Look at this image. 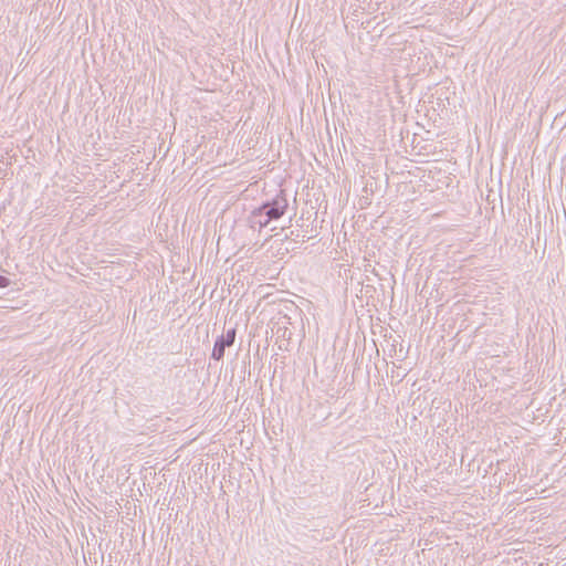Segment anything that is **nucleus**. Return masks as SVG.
<instances>
[{"instance_id":"obj_1","label":"nucleus","mask_w":566,"mask_h":566,"mask_svg":"<svg viewBox=\"0 0 566 566\" xmlns=\"http://www.w3.org/2000/svg\"><path fill=\"white\" fill-rule=\"evenodd\" d=\"M287 207L286 196L281 190L273 199L263 202L251 212L249 217L251 228H265L272 220L280 219L285 213Z\"/></svg>"},{"instance_id":"obj_2","label":"nucleus","mask_w":566,"mask_h":566,"mask_svg":"<svg viewBox=\"0 0 566 566\" xmlns=\"http://www.w3.org/2000/svg\"><path fill=\"white\" fill-rule=\"evenodd\" d=\"M235 339V328H230L224 335L217 338L213 345L211 357L214 360H220L224 356L226 347L231 346Z\"/></svg>"},{"instance_id":"obj_3","label":"nucleus","mask_w":566,"mask_h":566,"mask_svg":"<svg viewBox=\"0 0 566 566\" xmlns=\"http://www.w3.org/2000/svg\"><path fill=\"white\" fill-rule=\"evenodd\" d=\"M275 333L282 337H285L286 334H289V337L291 336V332H289V329L284 326L282 327V326L277 325Z\"/></svg>"},{"instance_id":"obj_4","label":"nucleus","mask_w":566,"mask_h":566,"mask_svg":"<svg viewBox=\"0 0 566 566\" xmlns=\"http://www.w3.org/2000/svg\"><path fill=\"white\" fill-rule=\"evenodd\" d=\"M10 285V280L7 276L0 275V287H7Z\"/></svg>"}]
</instances>
